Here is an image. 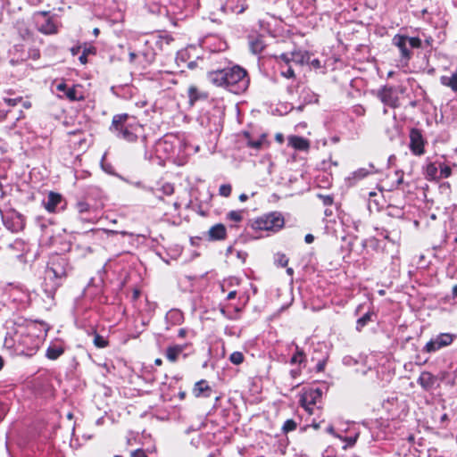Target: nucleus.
Listing matches in <instances>:
<instances>
[{"label": "nucleus", "instance_id": "nucleus-1", "mask_svg": "<svg viewBox=\"0 0 457 457\" xmlns=\"http://www.w3.org/2000/svg\"><path fill=\"white\" fill-rule=\"evenodd\" d=\"M207 78L214 86L237 95L245 92L250 82L246 71L238 65L209 71Z\"/></svg>", "mask_w": 457, "mask_h": 457}, {"label": "nucleus", "instance_id": "nucleus-2", "mask_svg": "<svg viewBox=\"0 0 457 457\" xmlns=\"http://www.w3.org/2000/svg\"><path fill=\"white\" fill-rule=\"evenodd\" d=\"M68 272L67 259L60 254L51 257L46 270L44 292L50 299H54L62 281L66 278Z\"/></svg>", "mask_w": 457, "mask_h": 457}, {"label": "nucleus", "instance_id": "nucleus-3", "mask_svg": "<svg viewBox=\"0 0 457 457\" xmlns=\"http://www.w3.org/2000/svg\"><path fill=\"white\" fill-rule=\"evenodd\" d=\"M143 127L138 122H130L127 113L116 114L112 117L109 130L118 138L129 143L136 142Z\"/></svg>", "mask_w": 457, "mask_h": 457}, {"label": "nucleus", "instance_id": "nucleus-4", "mask_svg": "<svg viewBox=\"0 0 457 457\" xmlns=\"http://www.w3.org/2000/svg\"><path fill=\"white\" fill-rule=\"evenodd\" d=\"M285 223L284 217L280 212H273L251 220L248 226L253 230L278 231Z\"/></svg>", "mask_w": 457, "mask_h": 457}, {"label": "nucleus", "instance_id": "nucleus-5", "mask_svg": "<svg viewBox=\"0 0 457 457\" xmlns=\"http://www.w3.org/2000/svg\"><path fill=\"white\" fill-rule=\"evenodd\" d=\"M18 343L26 355H33L40 347L42 338L36 334L35 325L29 326L19 335Z\"/></svg>", "mask_w": 457, "mask_h": 457}, {"label": "nucleus", "instance_id": "nucleus-6", "mask_svg": "<svg viewBox=\"0 0 457 457\" xmlns=\"http://www.w3.org/2000/svg\"><path fill=\"white\" fill-rule=\"evenodd\" d=\"M50 12L40 11L33 14V21L37 29L45 35H54L58 33V25L54 17L49 15Z\"/></svg>", "mask_w": 457, "mask_h": 457}, {"label": "nucleus", "instance_id": "nucleus-7", "mask_svg": "<svg viewBox=\"0 0 457 457\" xmlns=\"http://www.w3.org/2000/svg\"><path fill=\"white\" fill-rule=\"evenodd\" d=\"M322 391L320 388H311L304 391L300 398L301 406L309 413H313V407L320 401Z\"/></svg>", "mask_w": 457, "mask_h": 457}, {"label": "nucleus", "instance_id": "nucleus-8", "mask_svg": "<svg viewBox=\"0 0 457 457\" xmlns=\"http://www.w3.org/2000/svg\"><path fill=\"white\" fill-rule=\"evenodd\" d=\"M454 337L455 336L453 334L441 333L428 341L424 346L423 351L426 353L436 352L443 347L450 345L453 343Z\"/></svg>", "mask_w": 457, "mask_h": 457}, {"label": "nucleus", "instance_id": "nucleus-9", "mask_svg": "<svg viewBox=\"0 0 457 457\" xmlns=\"http://www.w3.org/2000/svg\"><path fill=\"white\" fill-rule=\"evenodd\" d=\"M377 96L385 105L394 109L399 106V97L393 87L384 86L378 91Z\"/></svg>", "mask_w": 457, "mask_h": 457}, {"label": "nucleus", "instance_id": "nucleus-10", "mask_svg": "<svg viewBox=\"0 0 457 457\" xmlns=\"http://www.w3.org/2000/svg\"><path fill=\"white\" fill-rule=\"evenodd\" d=\"M286 65L295 63L303 65L309 63L310 54L306 51L295 50L289 53H284L278 57Z\"/></svg>", "mask_w": 457, "mask_h": 457}, {"label": "nucleus", "instance_id": "nucleus-11", "mask_svg": "<svg viewBox=\"0 0 457 457\" xmlns=\"http://www.w3.org/2000/svg\"><path fill=\"white\" fill-rule=\"evenodd\" d=\"M410 150L414 155L424 154V139L418 129H411L410 131Z\"/></svg>", "mask_w": 457, "mask_h": 457}, {"label": "nucleus", "instance_id": "nucleus-12", "mask_svg": "<svg viewBox=\"0 0 457 457\" xmlns=\"http://www.w3.org/2000/svg\"><path fill=\"white\" fill-rule=\"evenodd\" d=\"M409 37L397 34L393 38V44L397 46L401 52V56L405 61H409L411 57V52L408 48Z\"/></svg>", "mask_w": 457, "mask_h": 457}, {"label": "nucleus", "instance_id": "nucleus-13", "mask_svg": "<svg viewBox=\"0 0 457 457\" xmlns=\"http://www.w3.org/2000/svg\"><path fill=\"white\" fill-rule=\"evenodd\" d=\"M247 8V5L244 0H228L225 5L221 7L223 12H233V13H242Z\"/></svg>", "mask_w": 457, "mask_h": 457}, {"label": "nucleus", "instance_id": "nucleus-14", "mask_svg": "<svg viewBox=\"0 0 457 457\" xmlns=\"http://www.w3.org/2000/svg\"><path fill=\"white\" fill-rule=\"evenodd\" d=\"M62 197L60 194L50 192L47 195L46 200L43 201V205L46 210L49 212H54L57 209L58 204H61Z\"/></svg>", "mask_w": 457, "mask_h": 457}, {"label": "nucleus", "instance_id": "nucleus-15", "mask_svg": "<svg viewBox=\"0 0 457 457\" xmlns=\"http://www.w3.org/2000/svg\"><path fill=\"white\" fill-rule=\"evenodd\" d=\"M193 392L195 396L196 397H210L212 388L209 386L208 382L206 380L202 379L195 384Z\"/></svg>", "mask_w": 457, "mask_h": 457}, {"label": "nucleus", "instance_id": "nucleus-16", "mask_svg": "<svg viewBox=\"0 0 457 457\" xmlns=\"http://www.w3.org/2000/svg\"><path fill=\"white\" fill-rule=\"evenodd\" d=\"M226 228L220 223L212 226L208 231V236L211 240H222L226 237Z\"/></svg>", "mask_w": 457, "mask_h": 457}, {"label": "nucleus", "instance_id": "nucleus-17", "mask_svg": "<svg viewBox=\"0 0 457 457\" xmlns=\"http://www.w3.org/2000/svg\"><path fill=\"white\" fill-rule=\"evenodd\" d=\"M436 382V378L430 372L423 371L418 378V383L425 390L431 389Z\"/></svg>", "mask_w": 457, "mask_h": 457}, {"label": "nucleus", "instance_id": "nucleus-18", "mask_svg": "<svg viewBox=\"0 0 457 457\" xmlns=\"http://www.w3.org/2000/svg\"><path fill=\"white\" fill-rule=\"evenodd\" d=\"M289 145L296 150L306 151L310 147V143L307 139L299 137L293 136L289 137Z\"/></svg>", "mask_w": 457, "mask_h": 457}, {"label": "nucleus", "instance_id": "nucleus-19", "mask_svg": "<svg viewBox=\"0 0 457 457\" xmlns=\"http://www.w3.org/2000/svg\"><path fill=\"white\" fill-rule=\"evenodd\" d=\"M249 46L252 53L257 54L262 52L265 43L262 36H254L249 38Z\"/></svg>", "mask_w": 457, "mask_h": 457}, {"label": "nucleus", "instance_id": "nucleus-20", "mask_svg": "<svg viewBox=\"0 0 457 457\" xmlns=\"http://www.w3.org/2000/svg\"><path fill=\"white\" fill-rule=\"evenodd\" d=\"M64 353V348L62 345L52 344L50 345L46 353V356L49 360H56Z\"/></svg>", "mask_w": 457, "mask_h": 457}, {"label": "nucleus", "instance_id": "nucleus-21", "mask_svg": "<svg viewBox=\"0 0 457 457\" xmlns=\"http://www.w3.org/2000/svg\"><path fill=\"white\" fill-rule=\"evenodd\" d=\"M56 89L60 92H63L64 96L71 101L79 100V97L77 96V90L73 87H68L65 83H60L56 86Z\"/></svg>", "mask_w": 457, "mask_h": 457}, {"label": "nucleus", "instance_id": "nucleus-22", "mask_svg": "<svg viewBox=\"0 0 457 457\" xmlns=\"http://www.w3.org/2000/svg\"><path fill=\"white\" fill-rule=\"evenodd\" d=\"M442 85L450 87L453 91H457V70L451 76H442L440 78Z\"/></svg>", "mask_w": 457, "mask_h": 457}, {"label": "nucleus", "instance_id": "nucleus-23", "mask_svg": "<svg viewBox=\"0 0 457 457\" xmlns=\"http://www.w3.org/2000/svg\"><path fill=\"white\" fill-rule=\"evenodd\" d=\"M174 41L173 37L170 35L168 34H162L158 36L155 46L160 50H167L168 46Z\"/></svg>", "mask_w": 457, "mask_h": 457}, {"label": "nucleus", "instance_id": "nucleus-24", "mask_svg": "<svg viewBox=\"0 0 457 457\" xmlns=\"http://www.w3.org/2000/svg\"><path fill=\"white\" fill-rule=\"evenodd\" d=\"M183 350H184V346H182V345H177L170 346L166 350V357L170 361L174 362L177 361L179 355L183 352Z\"/></svg>", "mask_w": 457, "mask_h": 457}, {"label": "nucleus", "instance_id": "nucleus-25", "mask_svg": "<svg viewBox=\"0 0 457 457\" xmlns=\"http://www.w3.org/2000/svg\"><path fill=\"white\" fill-rule=\"evenodd\" d=\"M244 136L246 138V145H247V146H249V147H251L253 149H255V150L261 149V147H262V145L263 144V140H264L263 136H262V137H258L256 139L251 138L250 134L248 132H245Z\"/></svg>", "mask_w": 457, "mask_h": 457}, {"label": "nucleus", "instance_id": "nucleus-26", "mask_svg": "<svg viewBox=\"0 0 457 457\" xmlns=\"http://www.w3.org/2000/svg\"><path fill=\"white\" fill-rule=\"evenodd\" d=\"M278 64L280 69V75L287 79H291L295 77V72L292 68V63L286 65L279 58Z\"/></svg>", "mask_w": 457, "mask_h": 457}, {"label": "nucleus", "instance_id": "nucleus-27", "mask_svg": "<svg viewBox=\"0 0 457 457\" xmlns=\"http://www.w3.org/2000/svg\"><path fill=\"white\" fill-rule=\"evenodd\" d=\"M438 168L435 163H428L425 170L426 178L429 180L438 179Z\"/></svg>", "mask_w": 457, "mask_h": 457}, {"label": "nucleus", "instance_id": "nucleus-28", "mask_svg": "<svg viewBox=\"0 0 457 457\" xmlns=\"http://www.w3.org/2000/svg\"><path fill=\"white\" fill-rule=\"evenodd\" d=\"M96 47L89 46L83 48L81 55L79 57V60L81 64H86L87 62V55L88 54H96Z\"/></svg>", "mask_w": 457, "mask_h": 457}, {"label": "nucleus", "instance_id": "nucleus-29", "mask_svg": "<svg viewBox=\"0 0 457 457\" xmlns=\"http://www.w3.org/2000/svg\"><path fill=\"white\" fill-rule=\"evenodd\" d=\"M305 361V354L302 349L296 346V351L290 360L291 364H302Z\"/></svg>", "mask_w": 457, "mask_h": 457}, {"label": "nucleus", "instance_id": "nucleus-30", "mask_svg": "<svg viewBox=\"0 0 457 457\" xmlns=\"http://www.w3.org/2000/svg\"><path fill=\"white\" fill-rule=\"evenodd\" d=\"M371 316H372V313L368 312L363 316L359 318L356 321V329L358 331H361L362 329V328H364L368 324V322L370 321Z\"/></svg>", "mask_w": 457, "mask_h": 457}, {"label": "nucleus", "instance_id": "nucleus-31", "mask_svg": "<svg viewBox=\"0 0 457 457\" xmlns=\"http://www.w3.org/2000/svg\"><path fill=\"white\" fill-rule=\"evenodd\" d=\"M172 144L168 139H163L158 142L157 144V151H164L166 153H169L172 151Z\"/></svg>", "mask_w": 457, "mask_h": 457}, {"label": "nucleus", "instance_id": "nucleus-32", "mask_svg": "<svg viewBox=\"0 0 457 457\" xmlns=\"http://www.w3.org/2000/svg\"><path fill=\"white\" fill-rule=\"evenodd\" d=\"M371 173H373V170H370L366 168H360L353 172V178L359 180Z\"/></svg>", "mask_w": 457, "mask_h": 457}, {"label": "nucleus", "instance_id": "nucleus-33", "mask_svg": "<svg viewBox=\"0 0 457 457\" xmlns=\"http://www.w3.org/2000/svg\"><path fill=\"white\" fill-rule=\"evenodd\" d=\"M188 97L191 104H194L200 98V93L195 87L191 86L188 88Z\"/></svg>", "mask_w": 457, "mask_h": 457}, {"label": "nucleus", "instance_id": "nucleus-34", "mask_svg": "<svg viewBox=\"0 0 457 457\" xmlns=\"http://www.w3.org/2000/svg\"><path fill=\"white\" fill-rule=\"evenodd\" d=\"M438 172V179L449 178L452 174V169L448 165L440 164Z\"/></svg>", "mask_w": 457, "mask_h": 457}, {"label": "nucleus", "instance_id": "nucleus-35", "mask_svg": "<svg viewBox=\"0 0 457 457\" xmlns=\"http://www.w3.org/2000/svg\"><path fill=\"white\" fill-rule=\"evenodd\" d=\"M297 427V424L296 422L294 420H287L284 424H283V427H282V430L284 433H288V432H291V431H294Z\"/></svg>", "mask_w": 457, "mask_h": 457}, {"label": "nucleus", "instance_id": "nucleus-36", "mask_svg": "<svg viewBox=\"0 0 457 457\" xmlns=\"http://www.w3.org/2000/svg\"><path fill=\"white\" fill-rule=\"evenodd\" d=\"M227 219L235 222H239L243 219V212L242 211H230L227 214Z\"/></svg>", "mask_w": 457, "mask_h": 457}, {"label": "nucleus", "instance_id": "nucleus-37", "mask_svg": "<svg viewBox=\"0 0 457 457\" xmlns=\"http://www.w3.org/2000/svg\"><path fill=\"white\" fill-rule=\"evenodd\" d=\"M229 361L235 365H239L244 361V355L241 352H234L230 354Z\"/></svg>", "mask_w": 457, "mask_h": 457}, {"label": "nucleus", "instance_id": "nucleus-38", "mask_svg": "<svg viewBox=\"0 0 457 457\" xmlns=\"http://www.w3.org/2000/svg\"><path fill=\"white\" fill-rule=\"evenodd\" d=\"M94 344L98 348H104L105 346L108 345L107 340L104 337H102L98 334L95 335Z\"/></svg>", "mask_w": 457, "mask_h": 457}, {"label": "nucleus", "instance_id": "nucleus-39", "mask_svg": "<svg viewBox=\"0 0 457 457\" xmlns=\"http://www.w3.org/2000/svg\"><path fill=\"white\" fill-rule=\"evenodd\" d=\"M232 187L229 184H223L220 187L219 193L220 195L228 197L230 195Z\"/></svg>", "mask_w": 457, "mask_h": 457}, {"label": "nucleus", "instance_id": "nucleus-40", "mask_svg": "<svg viewBox=\"0 0 457 457\" xmlns=\"http://www.w3.org/2000/svg\"><path fill=\"white\" fill-rule=\"evenodd\" d=\"M159 190L165 195H170L174 192V187L172 184L165 183Z\"/></svg>", "mask_w": 457, "mask_h": 457}, {"label": "nucleus", "instance_id": "nucleus-41", "mask_svg": "<svg viewBox=\"0 0 457 457\" xmlns=\"http://www.w3.org/2000/svg\"><path fill=\"white\" fill-rule=\"evenodd\" d=\"M276 262L281 267H286L288 263V258L284 253H278Z\"/></svg>", "mask_w": 457, "mask_h": 457}, {"label": "nucleus", "instance_id": "nucleus-42", "mask_svg": "<svg viewBox=\"0 0 457 457\" xmlns=\"http://www.w3.org/2000/svg\"><path fill=\"white\" fill-rule=\"evenodd\" d=\"M352 112L356 116L361 117L365 114L366 110L362 105L357 104V105L353 106Z\"/></svg>", "mask_w": 457, "mask_h": 457}, {"label": "nucleus", "instance_id": "nucleus-43", "mask_svg": "<svg viewBox=\"0 0 457 457\" xmlns=\"http://www.w3.org/2000/svg\"><path fill=\"white\" fill-rule=\"evenodd\" d=\"M408 43L412 48H420L421 46V40L419 37H409Z\"/></svg>", "mask_w": 457, "mask_h": 457}, {"label": "nucleus", "instance_id": "nucleus-44", "mask_svg": "<svg viewBox=\"0 0 457 457\" xmlns=\"http://www.w3.org/2000/svg\"><path fill=\"white\" fill-rule=\"evenodd\" d=\"M77 209L80 213L87 212L89 210V204L86 202H79L77 204Z\"/></svg>", "mask_w": 457, "mask_h": 457}, {"label": "nucleus", "instance_id": "nucleus-45", "mask_svg": "<svg viewBox=\"0 0 457 457\" xmlns=\"http://www.w3.org/2000/svg\"><path fill=\"white\" fill-rule=\"evenodd\" d=\"M327 360H328V357L326 356L318 361V363L316 364V370L318 372H321L325 370Z\"/></svg>", "mask_w": 457, "mask_h": 457}, {"label": "nucleus", "instance_id": "nucleus-46", "mask_svg": "<svg viewBox=\"0 0 457 457\" xmlns=\"http://www.w3.org/2000/svg\"><path fill=\"white\" fill-rule=\"evenodd\" d=\"M4 101L8 105L15 106L19 102L21 101V97H18V98H4Z\"/></svg>", "mask_w": 457, "mask_h": 457}, {"label": "nucleus", "instance_id": "nucleus-47", "mask_svg": "<svg viewBox=\"0 0 457 457\" xmlns=\"http://www.w3.org/2000/svg\"><path fill=\"white\" fill-rule=\"evenodd\" d=\"M131 457H147V455L143 450L137 449L131 453Z\"/></svg>", "mask_w": 457, "mask_h": 457}, {"label": "nucleus", "instance_id": "nucleus-48", "mask_svg": "<svg viewBox=\"0 0 457 457\" xmlns=\"http://www.w3.org/2000/svg\"><path fill=\"white\" fill-rule=\"evenodd\" d=\"M322 198L323 204L325 205H331L333 203V198L330 195H320Z\"/></svg>", "mask_w": 457, "mask_h": 457}, {"label": "nucleus", "instance_id": "nucleus-49", "mask_svg": "<svg viewBox=\"0 0 457 457\" xmlns=\"http://www.w3.org/2000/svg\"><path fill=\"white\" fill-rule=\"evenodd\" d=\"M395 174L398 176L396 185L397 187L403 183V172L402 170H396Z\"/></svg>", "mask_w": 457, "mask_h": 457}, {"label": "nucleus", "instance_id": "nucleus-50", "mask_svg": "<svg viewBox=\"0 0 457 457\" xmlns=\"http://www.w3.org/2000/svg\"><path fill=\"white\" fill-rule=\"evenodd\" d=\"M81 46H76L71 48V53L73 56L77 55L80 52Z\"/></svg>", "mask_w": 457, "mask_h": 457}, {"label": "nucleus", "instance_id": "nucleus-51", "mask_svg": "<svg viewBox=\"0 0 457 457\" xmlns=\"http://www.w3.org/2000/svg\"><path fill=\"white\" fill-rule=\"evenodd\" d=\"M306 244H312L314 241V237L312 234H307L304 237Z\"/></svg>", "mask_w": 457, "mask_h": 457}, {"label": "nucleus", "instance_id": "nucleus-52", "mask_svg": "<svg viewBox=\"0 0 457 457\" xmlns=\"http://www.w3.org/2000/svg\"><path fill=\"white\" fill-rule=\"evenodd\" d=\"M314 68H320V62L318 59H313L309 62Z\"/></svg>", "mask_w": 457, "mask_h": 457}, {"label": "nucleus", "instance_id": "nucleus-53", "mask_svg": "<svg viewBox=\"0 0 457 457\" xmlns=\"http://www.w3.org/2000/svg\"><path fill=\"white\" fill-rule=\"evenodd\" d=\"M236 295H237V291H236V290H232V291H230V292L228 294V295H227V299H228V300H232V299H234V298L236 297Z\"/></svg>", "mask_w": 457, "mask_h": 457}, {"label": "nucleus", "instance_id": "nucleus-54", "mask_svg": "<svg viewBox=\"0 0 457 457\" xmlns=\"http://www.w3.org/2000/svg\"><path fill=\"white\" fill-rule=\"evenodd\" d=\"M301 373V370L300 369H297V370H292L290 371V374H291V377L292 378H296L297 376H299Z\"/></svg>", "mask_w": 457, "mask_h": 457}, {"label": "nucleus", "instance_id": "nucleus-55", "mask_svg": "<svg viewBox=\"0 0 457 457\" xmlns=\"http://www.w3.org/2000/svg\"><path fill=\"white\" fill-rule=\"evenodd\" d=\"M186 335H187V329L186 328H180L179 330L178 336L179 337H186Z\"/></svg>", "mask_w": 457, "mask_h": 457}, {"label": "nucleus", "instance_id": "nucleus-56", "mask_svg": "<svg viewBox=\"0 0 457 457\" xmlns=\"http://www.w3.org/2000/svg\"><path fill=\"white\" fill-rule=\"evenodd\" d=\"M229 285L233 286V285H238L239 283V280L237 278H231L229 280Z\"/></svg>", "mask_w": 457, "mask_h": 457}, {"label": "nucleus", "instance_id": "nucleus-57", "mask_svg": "<svg viewBox=\"0 0 457 457\" xmlns=\"http://www.w3.org/2000/svg\"><path fill=\"white\" fill-rule=\"evenodd\" d=\"M29 4L32 5L39 4L43 0H27Z\"/></svg>", "mask_w": 457, "mask_h": 457}, {"label": "nucleus", "instance_id": "nucleus-58", "mask_svg": "<svg viewBox=\"0 0 457 457\" xmlns=\"http://www.w3.org/2000/svg\"><path fill=\"white\" fill-rule=\"evenodd\" d=\"M238 198L240 202H245L248 199V195L245 194H241Z\"/></svg>", "mask_w": 457, "mask_h": 457}, {"label": "nucleus", "instance_id": "nucleus-59", "mask_svg": "<svg viewBox=\"0 0 457 457\" xmlns=\"http://www.w3.org/2000/svg\"><path fill=\"white\" fill-rule=\"evenodd\" d=\"M237 257L243 261H245L246 257V253L243 252H237Z\"/></svg>", "mask_w": 457, "mask_h": 457}, {"label": "nucleus", "instance_id": "nucleus-60", "mask_svg": "<svg viewBox=\"0 0 457 457\" xmlns=\"http://www.w3.org/2000/svg\"><path fill=\"white\" fill-rule=\"evenodd\" d=\"M7 112L0 109V120H3L6 117Z\"/></svg>", "mask_w": 457, "mask_h": 457}, {"label": "nucleus", "instance_id": "nucleus-61", "mask_svg": "<svg viewBox=\"0 0 457 457\" xmlns=\"http://www.w3.org/2000/svg\"><path fill=\"white\" fill-rule=\"evenodd\" d=\"M104 158V156L103 157V160H102V167H103V169H104L105 171H107V172L111 173V170H110V169H111V166H110V165H108L107 167H106V166H104V162H103Z\"/></svg>", "mask_w": 457, "mask_h": 457}, {"label": "nucleus", "instance_id": "nucleus-62", "mask_svg": "<svg viewBox=\"0 0 457 457\" xmlns=\"http://www.w3.org/2000/svg\"><path fill=\"white\" fill-rule=\"evenodd\" d=\"M136 57H137V54H135L134 52L129 53V61L130 62H134Z\"/></svg>", "mask_w": 457, "mask_h": 457}, {"label": "nucleus", "instance_id": "nucleus-63", "mask_svg": "<svg viewBox=\"0 0 457 457\" xmlns=\"http://www.w3.org/2000/svg\"><path fill=\"white\" fill-rule=\"evenodd\" d=\"M22 105H23V107H24V108H26V109H29V108H30V107H31V104H30V102H29V101H25V102H23Z\"/></svg>", "mask_w": 457, "mask_h": 457}, {"label": "nucleus", "instance_id": "nucleus-64", "mask_svg": "<svg viewBox=\"0 0 457 457\" xmlns=\"http://www.w3.org/2000/svg\"><path fill=\"white\" fill-rule=\"evenodd\" d=\"M453 296H457V285H455L453 287Z\"/></svg>", "mask_w": 457, "mask_h": 457}]
</instances>
